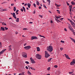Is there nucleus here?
I'll return each instance as SVG.
<instances>
[{"label": "nucleus", "instance_id": "43", "mask_svg": "<svg viewBox=\"0 0 75 75\" xmlns=\"http://www.w3.org/2000/svg\"><path fill=\"white\" fill-rule=\"evenodd\" d=\"M33 5H34V7H36V5H35V4H34Z\"/></svg>", "mask_w": 75, "mask_h": 75}, {"label": "nucleus", "instance_id": "21", "mask_svg": "<svg viewBox=\"0 0 75 75\" xmlns=\"http://www.w3.org/2000/svg\"><path fill=\"white\" fill-rule=\"evenodd\" d=\"M55 17H56V18H60V17H59V16H55Z\"/></svg>", "mask_w": 75, "mask_h": 75}, {"label": "nucleus", "instance_id": "1", "mask_svg": "<svg viewBox=\"0 0 75 75\" xmlns=\"http://www.w3.org/2000/svg\"><path fill=\"white\" fill-rule=\"evenodd\" d=\"M47 50L50 52H52L53 51V47L51 46H49L48 47H47Z\"/></svg>", "mask_w": 75, "mask_h": 75}, {"label": "nucleus", "instance_id": "55", "mask_svg": "<svg viewBox=\"0 0 75 75\" xmlns=\"http://www.w3.org/2000/svg\"><path fill=\"white\" fill-rule=\"evenodd\" d=\"M21 11H22V12H23V9H21Z\"/></svg>", "mask_w": 75, "mask_h": 75}, {"label": "nucleus", "instance_id": "48", "mask_svg": "<svg viewBox=\"0 0 75 75\" xmlns=\"http://www.w3.org/2000/svg\"><path fill=\"white\" fill-rule=\"evenodd\" d=\"M25 68L27 69H28V67L27 66L25 67Z\"/></svg>", "mask_w": 75, "mask_h": 75}, {"label": "nucleus", "instance_id": "38", "mask_svg": "<svg viewBox=\"0 0 75 75\" xmlns=\"http://www.w3.org/2000/svg\"><path fill=\"white\" fill-rule=\"evenodd\" d=\"M63 19H64V18H60L59 20H61V21H62V20H63Z\"/></svg>", "mask_w": 75, "mask_h": 75}, {"label": "nucleus", "instance_id": "18", "mask_svg": "<svg viewBox=\"0 0 75 75\" xmlns=\"http://www.w3.org/2000/svg\"><path fill=\"white\" fill-rule=\"evenodd\" d=\"M55 20L57 22V23H58V22H61L60 21H59L58 19H55Z\"/></svg>", "mask_w": 75, "mask_h": 75}, {"label": "nucleus", "instance_id": "41", "mask_svg": "<svg viewBox=\"0 0 75 75\" xmlns=\"http://www.w3.org/2000/svg\"><path fill=\"white\" fill-rule=\"evenodd\" d=\"M40 36L41 37H43V38H45L44 36H42L41 35H40Z\"/></svg>", "mask_w": 75, "mask_h": 75}, {"label": "nucleus", "instance_id": "20", "mask_svg": "<svg viewBox=\"0 0 75 75\" xmlns=\"http://www.w3.org/2000/svg\"><path fill=\"white\" fill-rule=\"evenodd\" d=\"M13 8H14L13 10L14 11H16V8L15 7H14Z\"/></svg>", "mask_w": 75, "mask_h": 75}, {"label": "nucleus", "instance_id": "58", "mask_svg": "<svg viewBox=\"0 0 75 75\" xmlns=\"http://www.w3.org/2000/svg\"><path fill=\"white\" fill-rule=\"evenodd\" d=\"M39 9H40V8H41V7L40 6H39Z\"/></svg>", "mask_w": 75, "mask_h": 75}, {"label": "nucleus", "instance_id": "26", "mask_svg": "<svg viewBox=\"0 0 75 75\" xmlns=\"http://www.w3.org/2000/svg\"><path fill=\"white\" fill-rule=\"evenodd\" d=\"M71 27H72V26H71V25H69V26H68V28L69 29H70Z\"/></svg>", "mask_w": 75, "mask_h": 75}, {"label": "nucleus", "instance_id": "23", "mask_svg": "<svg viewBox=\"0 0 75 75\" xmlns=\"http://www.w3.org/2000/svg\"><path fill=\"white\" fill-rule=\"evenodd\" d=\"M23 8L24 12H25V8L24 7V6H23Z\"/></svg>", "mask_w": 75, "mask_h": 75}, {"label": "nucleus", "instance_id": "2", "mask_svg": "<svg viewBox=\"0 0 75 75\" xmlns=\"http://www.w3.org/2000/svg\"><path fill=\"white\" fill-rule=\"evenodd\" d=\"M50 56V55L48 53V52L47 51H45V58H48Z\"/></svg>", "mask_w": 75, "mask_h": 75}, {"label": "nucleus", "instance_id": "61", "mask_svg": "<svg viewBox=\"0 0 75 75\" xmlns=\"http://www.w3.org/2000/svg\"><path fill=\"white\" fill-rule=\"evenodd\" d=\"M15 34H18V33H17V32H15Z\"/></svg>", "mask_w": 75, "mask_h": 75}, {"label": "nucleus", "instance_id": "52", "mask_svg": "<svg viewBox=\"0 0 75 75\" xmlns=\"http://www.w3.org/2000/svg\"><path fill=\"white\" fill-rule=\"evenodd\" d=\"M72 11H70V12L69 13V14H71H71H72V12H71Z\"/></svg>", "mask_w": 75, "mask_h": 75}, {"label": "nucleus", "instance_id": "63", "mask_svg": "<svg viewBox=\"0 0 75 75\" xmlns=\"http://www.w3.org/2000/svg\"><path fill=\"white\" fill-rule=\"evenodd\" d=\"M58 13H59V14H60V12L59 11L57 12Z\"/></svg>", "mask_w": 75, "mask_h": 75}, {"label": "nucleus", "instance_id": "60", "mask_svg": "<svg viewBox=\"0 0 75 75\" xmlns=\"http://www.w3.org/2000/svg\"><path fill=\"white\" fill-rule=\"evenodd\" d=\"M67 6H69V3H67Z\"/></svg>", "mask_w": 75, "mask_h": 75}, {"label": "nucleus", "instance_id": "9", "mask_svg": "<svg viewBox=\"0 0 75 75\" xmlns=\"http://www.w3.org/2000/svg\"><path fill=\"white\" fill-rule=\"evenodd\" d=\"M6 50V49H5L4 50H3L1 52H0V55H1V54H3L5 51Z\"/></svg>", "mask_w": 75, "mask_h": 75}, {"label": "nucleus", "instance_id": "25", "mask_svg": "<svg viewBox=\"0 0 75 75\" xmlns=\"http://www.w3.org/2000/svg\"><path fill=\"white\" fill-rule=\"evenodd\" d=\"M28 74L29 75H31V73L30 72V71H28Z\"/></svg>", "mask_w": 75, "mask_h": 75}, {"label": "nucleus", "instance_id": "57", "mask_svg": "<svg viewBox=\"0 0 75 75\" xmlns=\"http://www.w3.org/2000/svg\"><path fill=\"white\" fill-rule=\"evenodd\" d=\"M29 24H33V22H29Z\"/></svg>", "mask_w": 75, "mask_h": 75}, {"label": "nucleus", "instance_id": "51", "mask_svg": "<svg viewBox=\"0 0 75 75\" xmlns=\"http://www.w3.org/2000/svg\"><path fill=\"white\" fill-rule=\"evenodd\" d=\"M64 31H67V29L66 28H64Z\"/></svg>", "mask_w": 75, "mask_h": 75}, {"label": "nucleus", "instance_id": "13", "mask_svg": "<svg viewBox=\"0 0 75 75\" xmlns=\"http://www.w3.org/2000/svg\"><path fill=\"white\" fill-rule=\"evenodd\" d=\"M71 3L72 5H75V3L74 1H72Z\"/></svg>", "mask_w": 75, "mask_h": 75}, {"label": "nucleus", "instance_id": "8", "mask_svg": "<svg viewBox=\"0 0 75 75\" xmlns=\"http://www.w3.org/2000/svg\"><path fill=\"white\" fill-rule=\"evenodd\" d=\"M70 31H71L72 32H73V34L74 35H75V33L74 31V29L72 28V27H71L70 29H69Z\"/></svg>", "mask_w": 75, "mask_h": 75}, {"label": "nucleus", "instance_id": "35", "mask_svg": "<svg viewBox=\"0 0 75 75\" xmlns=\"http://www.w3.org/2000/svg\"><path fill=\"white\" fill-rule=\"evenodd\" d=\"M73 62L74 63V64H75V59H73Z\"/></svg>", "mask_w": 75, "mask_h": 75}, {"label": "nucleus", "instance_id": "4", "mask_svg": "<svg viewBox=\"0 0 75 75\" xmlns=\"http://www.w3.org/2000/svg\"><path fill=\"white\" fill-rule=\"evenodd\" d=\"M22 56L24 58H27V54L24 52H22Z\"/></svg>", "mask_w": 75, "mask_h": 75}, {"label": "nucleus", "instance_id": "32", "mask_svg": "<svg viewBox=\"0 0 75 75\" xmlns=\"http://www.w3.org/2000/svg\"><path fill=\"white\" fill-rule=\"evenodd\" d=\"M25 63H26V64H29V62L28 61H25Z\"/></svg>", "mask_w": 75, "mask_h": 75}, {"label": "nucleus", "instance_id": "5", "mask_svg": "<svg viewBox=\"0 0 75 75\" xmlns=\"http://www.w3.org/2000/svg\"><path fill=\"white\" fill-rule=\"evenodd\" d=\"M11 15H13V17H14V18L16 19V18H17V17L16 16V15L15 13H11Z\"/></svg>", "mask_w": 75, "mask_h": 75}, {"label": "nucleus", "instance_id": "45", "mask_svg": "<svg viewBox=\"0 0 75 75\" xmlns=\"http://www.w3.org/2000/svg\"><path fill=\"white\" fill-rule=\"evenodd\" d=\"M71 24H72V25H73V24H74V22H71Z\"/></svg>", "mask_w": 75, "mask_h": 75}, {"label": "nucleus", "instance_id": "22", "mask_svg": "<svg viewBox=\"0 0 75 75\" xmlns=\"http://www.w3.org/2000/svg\"><path fill=\"white\" fill-rule=\"evenodd\" d=\"M51 59H52V58H50L49 59L48 61V62H50L51 61Z\"/></svg>", "mask_w": 75, "mask_h": 75}, {"label": "nucleus", "instance_id": "40", "mask_svg": "<svg viewBox=\"0 0 75 75\" xmlns=\"http://www.w3.org/2000/svg\"><path fill=\"white\" fill-rule=\"evenodd\" d=\"M5 28L6 30H8V28H6V27H5Z\"/></svg>", "mask_w": 75, "mask_h": 75}, {"label": "nucleus", "instance_id": "50", "mask_svg": "<svg viewBox=\"0 0 75 75\" xmlns=\"http://www.w3.org/2000/svg\"><path fill=\"white\" fill-rule=\"evenodd\" d=\"M33 14H35V10H34L33 11Z\"/></svg>", "mask_w": 75, "mask_h": 75}, {"label": "nucleus", "instance_id": "24", "mask_svg": "<svg viewBox=\"0 0 75 75\" xmlns=\"http://www.w3.org/2000/svg\"><path fill=\"white\" fill-rule=\"evenodd\" d=\"M11 45L9 47V49L10 50H12V49H11Z\"/></svg>", "mask_w": 75, "mask_h": 75}, {"label": "nucleus", "instance_id": "10", "mask_svg": "<svg viewBox=\"0 0 75 75\" xmlns=\"http://www.w3.org/2000/svg\"><path fill=\"white\" fill-rule=\"evenodd\" d=\"M64 55L65 56V57H66L67 59H71V58H69L68 56V55H67V54H65Z\"/></svg>", "mask_w": 75, "mask_h": 75}, {"label": "nucleus", "instance_id": "64", "mask_svg": "<svg viewBox=\"0 0 75 75\" xmlns=\"http://www.w3.org/2000/svg\"><path fill=\"white\" fill-rule=\"evenodd\" d=\"M71 75H75V74H72Z\"/></svg>", "mask_w": 75, "mask_h": 75}, {"label": "nucleus", "instance_id": "3", "mask_svg": "<svg viewBox=\"0 0 75 75\" xmlns=\"http://www.w3.org/2000/svg\"><path fill=\"white\" fill-rule=\"evenodd\" d=\"M36 57L39 59H41V55L38 54H37L36 55Z\"/></svg>", "mask_w": 75, "mask_h": 75}, {"label": "nucleus", "instance_id": "31", "mask_svg": "<svg viewBox=\"0 0 75 75\" xmlns=\"http://www.w3.org/2000/svg\"><path fill=\"white\" fill-rule=\"evenodd\" d=\"M30 67V69H32L33 70H35V69H34V68H33V67Z\"/></svg>", "mask_w": 75, "mask_h": 75}, {"label": "nucleus", "instance_id": "27", "mask_svg": "<svg viewBox=\"0 0 75 75\" xmlns=\"http://www.w3.org/2000/svg\"><path fill=\"white\" fill-rule=\"evenodd\" d=\"M43 6L45 8H47V6H45V4H43Z\"/></svg>", "mask_w": 75, "mask_h": 75}, {"label": "nucleus", "instance_id": "14", "mask_svg": "<svg viewBox=\"0 0 75 75\" xmlns=\"http://www.w3.org/2000/svg\"><path fill=\"white\" fill-rule=\"evenodd\" d=\"M37 51H40V47H37Z\"/></svg>", "mask_w": 75, "mask_h": 75}, {"label": "nucleus", "instance_id": "46", "mask_svg": "<svg viewBox=\"0 0 75 75\" xmlns=\"http://www.w3.org/2000/svg\"><path fill=\"white\" fill-rule=\"evenodd\" d=\"M30 61H32V60H33V58L31 57L30 58Z\"/></svg>", "mask_w": 75, "mask_h": 75}, {"label": "nucleus", "instance_id": "56", "mask_svg": "<svg viewBox=\"0 0 75 75\" xmlns=\"http://www.w3.org/2000/svg\"><path fill=\"white\" fill-rule=\"evenodd\" d=\"M70 22V23H72V21H71V20H70L69 21Z\"/></svg>", "mask_w": 75, "mask_h": 75}, {"label": "nucleus", "instance_id": "11", "mask_svg": "<svg viewBox=\"0 0 75 75\" xmlns=\"http://www.w3.org/2000/svg\"><path fill=\"white\" fill-rule=\"evenodd\" d=\"M72 5H71L70 6H69V8L70 9H69L70 11H72Z\"/></svg>", "mask_w": 75, "mask_h": 75}, {"label": "nucleus", "instance_id": "34", "mask_svg": "<svg viewBox=\"0 0 75 75\" xmlns=\"http://www.w3.org/2000/svg\"><path fill=\"white\" fill-rule=\"evenodd\" d=\"M61 42H62V43H65V42L64 41L61 40Z\"/></svg>", "mask_w": 75, "mask_h": 75}, {"label": "nucleus", "instance_id": "54", "mask_svg": "<svg viewBox=\"0 0 75 75\" xmlns=\"http://www.w3.org/2000/svg\"><path fill=\"white\" fill-rule=\"evenodd\" d=\"M50 69V67H49L47 69V70H49Z\"/></svg>", "mask_w": 75, "mask_h": 75}, {"label": "nucleus", "instance_id": "19", "mask_svg": "<svg viewBox=\"0 0 75 75\" xmlns=\"http://www.w3.org/2000/svg\"><path fill=\"white\" fill-rule=\"evenodd\" d=\"M16 22H19V18H17L16 20Z\"/></svg>", "mask_w": 75, "mask_h": 75}, {"label": "nucleus", "instance_id": "59", "mask_svg": "<svg viewBox=\"0 0 75 75\" xmlns=\"http://www.w3.org/2000/svg\"><path fill=\"white\" fill-rule=\"evenodd\" d=\"M42 1H43V3H46V2H45V1H44V0H43Z\"/></svg>", "mask_w": 75, "mask_h": 75}, {"label": "nucleus", "instance_id": "17", "mask_svg": "<svg viewBox=\"0 0 75 75\" xmlns=\"http://www.w3.org/2000/svg\"><path fill=\"white\" fill-rule=\"evenodd\" d=\"M74 62H73V61H72V62H71V63H70V65H73V64H74Z\"/></svg>", "mask_w": 75, "mask_h": 75}, {"label": "nucleus", "instance_id": "49", "mask_svg": "<svg viewBox=\"0 0 75 75\" xmlns=\"http://www.w3.org/2000/svg\"><path fill=\"white\" fill-rule=\"evenodd\" d=\"M18 10H17L16 11V13H18Z\"/></svg>", "mask_w": 75, "mask_h": 75}, {"label": "nucleus", "instance_id": "39", "mask_svg": "<svg viewBox=\"0 0 75 75\" xmlns=\"http://www.w3.org/2000/svg\"><path fill=\"white\" fill-rule=\"evenodd\" d=\"M60 6H61V5H57V7H60Z\"/></svg>", "mask_w": 75, "mask_h": 75}, {"label": "nucleus", "instance_id": "36", "mask_svg": "<svg viewBox=\"0 0 75 75\" xmlns=\"http://www.w3.org/2000/svg\"><path fill=\"white\" fill-rule=\"evenodd\" d=\"M64 50V48L62 47H61L60 48V50L61 51H62V50Z\"/></svg>", "mask_w": 75, "mask_h": 75}, {"label": "nucleus", "instance_id": "30", "mask_svg": "<svg viewBox=\"0 0 75 75\" xmlns=\"http://www.w3.org/2000/svg\"><path fill=\"white\" fill-rule=\"evenodd\" d=\"M37 1V5H38V6H39L40 5V3H39V2L38 1Z\"/></svg>", "mask_w": 75, "mask_h": 75}, {"label": "nucleus", "instance_id": "44", "mask_svg": "<svg viewBox=\"0 0 75 75\" xmlns=\"http://www.w3.org/2000/svg\"><path fill=\"white\" fill-rule=\"evenodd\" d=\"M21 75H24V72H22L21 74Z\"/></svg>", "mask_w": 75, "mask_h": 75}, {"label": "nucleus", "instance_id": "15", "mask_svg": "<svg viewBox=\"0 0 75 75\" xmlns=\"http://www.w3.org/2000/svg\"><path fill=\"white\" fill-rule=\"evenodd\" d=\"M31 62L32 63V64H35V62L33 60H32L31 61Z\"/></svg>", "mask_w": 75, "mask_h": 75}, {"label": "nucleus", "instance_id": "53", "mask_svg": "<svg viewBox=\"0 0 75 75\" xmlns=\"http://www.w3.org/2000/svg\"><path fill=\"white\" fill-rule=\"evenodd\" d=\"M14 4H11V6H13V5H14Z\"/></svg>", "mask_w": 75, "mask_h": 75}, {"label": "nucleus", "instance_id": "7", "mask_svg": "<svg viewBox=\"0 0 75 75\" xmlns=\"http://www.w3.org/2000/svg\"><path fill=\"white\" fill-rule=\"evenodd\" d=\"M31 40H34L35 39H36V40L37 39V37L35 36H32L31 38Z\"/></svg>", "mask_w": 75, "mask_h": 75}, {"label": "nucleus", "instance_id": "29", "mask_svg": "<svg viewBox=\"0 0 75 75\" xmlns=\"http://www.w3.org/2000/svg\"><path fill=\"white\" fill-rule=\"evenodd\" d=\"M7 9H3V11H7Z\"/></svg>", "mask_w": 75, "mask_h": 75}, {"label": "nucleus", "instance_id": "28", "mask_svg": "<svg viewBox=\"0 0 75 75\" xmlns=\"http://www.w3.org/2000/svg\"><path fill=\"white\" fill-rule=\"evenodd\" d=\"M47 1H48V2H49V4H50V2H51V1H50V0H47Z\"/></svg>", "mask_w": 75, "mask_h": 75}, {"label": "nucleus", "instance_id": "33", "mask_svg": "<svg viewBox=\"0 0 75 75\" xmlns=\"http://www.w3.org/2000/svg\"><path fill=\"white\" fill-rule=\"evenodd\" d=\"M73 73H74V71H73L72 72H69V74H72Z\"/></svg>", "mask_w": 75, "mask_h": 75}, {"label": "nucleus", "instance_id": "47", "mask_svg": "<svg viewBox=\"0 0 75 75\" xmlns=\"http://www.w3.org/2000/svg\"><path fill=\"white\" fill-rule=\"evenodd\" d=\"M27 29V28H24L23 29V30H26Z\"/></svg>", "mask_w": 75, "mask_h": 75}, {"label": "nucleus", "instance_id": "37", "mask_svg": "<svg viewBox=\"0 0 75 75\" xmlns=\"http://www.w3.org/2000/svg\"><path fill=\"white\" fill-rule=\"evenodd\" d=\"M54 68H57V67H58V66L57 65H56L54 66Z\"/></svg>", "mask_w": 75, "mask_h": 75}, {"label": "nucleus", "instance_id": "42", "mask_svg": "<svg viewBox=\"0 0 75 75\" xmlns=\"http://www.w3.org/2000/svg\"><path fill=\"white\" fill-rule=\"evenodd\" d=\"M1 42H0V48H1Z\"/></svg>", "mask_w": 75, "mask_h": 75}, {"label": "nucleus", "instance_id": "62", "mask_svg": "<svg viewBox=\"0 0 75 75\" xmlns=\"http://www.w3.org/2000/svg\"><path fill=\"white\" fill-rule=\"evenodd\" d=\"M27 4H25L24 5V6H27Z\"/></svg>", "mask_w": 75, "mask_h": 75}, {"label": "nucleus", "instance_id": "6", "mask_svg": "<svg viewBox=\"0 0 75 75\" xmlns=\"http://www.w3.org/2000/svg\"><path fill=\"white\" fill-rule=\"evenodd\" d=\"M24 48L26 49V50H28L29 49L31 48V46H25L24 47Z\"/></svg>", "mask_w": 75, "mask_h": 75}, {"label": "nucleus", "instance_id": "16", "mask_svg": "<svg viewBox=\"0 0 75 75\" xmlns=\"http://www.w3.org/2000/svg\"><path fill=\"white\" fill-rule=\"evenodd\" d=\"M28 6L29 8H30V6H31V4H28Z\"/></svg>", "mask_w": 75, "mask_h": 75}, {"label": "nucleus", "instance_id": "12", "mask_svg": "<svg viewBox=\"0 0 75 75\" xmlns=\"http://www.w3.org/2000/svg\"><path fill=\"white\" fill-rule=\"evenodd\" d=\"M2 31H5V29L4 28V27H1V30H0Z\"/></svg>", "mask_w": 75, "mask_h": 75}]
</instances>
